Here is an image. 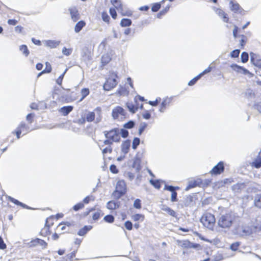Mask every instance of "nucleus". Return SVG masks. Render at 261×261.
I'll return each instance as SVG.
<instances>
[{"label": "nucleus", "instance_id": "1", "mask_svg": "<svg viewBox=\"0 0 261 261\" xmlns=\"http://www.w3.org/2000/svg\"><path fill=\"white\" fill-rule=\"evenodd\" d=\"M236 216L232 213L220 214L218 218V225L223 229H229L236 220Z\"/></svg>", "mask_w": 261, "mask_h": 261}, {"label": "nucleus", "instance_id": "2", "mask_svg": "<svg viewBox=\"0 0 261 261\" xmlns=\"http://www.w3.org/2000/svg\"><path fill=\"white\" fill-rule=\"evenodd\" d=\"M200 222L204 227L210 229H213L216 222V219L214 215L207 213L202 216Z\"/></svg>", "mask_w": 261, "mask_h": 261}, {"label": "nucleus", "instance_id": "3", "mask_svg": "<svg viewBox=\"0 0 261 261\" xmlns=\"http://www.w3.org/2000/svg\"><path fill=\"white\" fill-rule=\"evenodd\" d=\"M117 77L118 76L116 73L112 72L103 86V89L105 91H110L115 87L118 83L116 80Z\"/></svg>", "mask_w": 261, "mask_h": 261}, {"label": "nucleus", "instance_id": "4", "mask_svg": "<svg viewBox=\"0 0 261 261\" xmlns=\"http://www.w3.org/2000/svg\"><path fill=\"white\" fill-rule=\"evenodd\" d=\"M104 135L107 139L111 140L115 142H119L121 138L118 128H114L110 130H106L103 132Z\"/></svg>", "mask_w": 261, "mask_h": 261}, {"label": "nucleus", "instance_id": "5", "mask_svg": "<svg viewBox=\"0 0 261 261\" xmlns=\"http://www.w3.org/2000/svg\"><path fill=\"white\" fill-rule=\"evenodd\" d=\"M233 233L239 236H247L252 233V230L249 226H242L241 227H238L234 228Z\"/></svg>", "mask_w": 261, "mask_h": 261}, {"label": "nucleus", "instance_id": "6", "mask_svg": "<svg viewBox=\"0 0 261 261\" xmlns=\"http://www.w3.org/2000/svg\"><path fill=\"white\" fill-rule=\"evenodd\" d=\"M230 67L238 73L247 75L248 78H251L254 76V74L250 72L248 70L236 64H232Z\"/></svg>", "mask_w": 261, "mask_h": 261}, {"label": "nucleus", "instance_id": "7", "mask_svg": "<svg viewBox=\"0 0 261 261\" xmlns=\"http://www.w3.org/2000/svg\"><path fill=\"white\" fill-rule=\"evenodd\" d=\"M126 113L125 110L121 107L117 106L112 110V115L114 119H118L119 116L121 118L125 117Z\"/></svg>", "mask_w": 261, "mask_h": 261}, {"label": "nucleus", "instance_id": "8", "mask_svg": "<svg viewBox=\"0 0 261 261\" xmlns=\"http://www.w3.org/2000/svg\"><path fill=\"white\" fill-rule=\"evenodd\" d=\"M224 170V163L223 162L220 161L212 168L210 173L212 175H218L223 172Z\"/></svg>", "mask_w": 261, "mask_h": 261}, {"label": "nucleus", "instance_id": "9", "mask_svg": "<svg viewBox=\"0 0 261 261\" xmlns=\"http://www.w3.org/2000/svg\"><path fill=\"white\" fill-rule=\"evenodd\" d=\"M250 61L256 67L261 68V57L259 55L251 52Z\"/></svg>", "mask_w": 261, "mask_h": 261}, {"label": "nucleus", "instance_id": "10", "mask_svg": "<svg viewBox=\"0 0 261 261\" xmlns=\"http://www.w3.org/2000/svg\"><path fill=\"white\" fill-rule=\"evenodd\" d=\"M71 19L74 21H77L80 18L79 12L75 6L71 7L68 9Z\"/></svg>", "mask_w": 261, "mask_h": 261}, {"label": "nucleus", "instance_id": "11", "mask_svg": "<svg viewBox=\"0 0 261 261\" xmlns=\"http://www.w3.org/2000/svg\"><path fill=\"white\" fill-rule=\"evenodd\" d=\"M54 218L53 216H51L49 218H48L46 220L45 227L44 228L41 229V230L40 232V234L41 236H42L43 237H45L47 236L48 234H50V231H49V228L50 227L53 225L54 223L51 222L50 224H48V221Z\"/></svg>", "mask_w": 261, "mask_h": 261}, {"label": "nucleus", "instance_id": "12", "mask_svg": "<svg viewBox=\"0 0 261 261\" xmlns=\"http://www.w3.org/2000/svg\"><path fill=\"white\" fill-rule=\"evenodd\" d=\"M230 10L235 13L242 14L244 10L238 3H234L232 1L229 2Z\"/></svg>", "mask_w": 261, "mask_h": 261}, {"label": "nucleus", "instance_id": "13", "mask_svg": "<svg viewBox=\"0 0 261 261\" xmlns=\"http://www.w3.org/2000/svg\"><path fill=\"white\" fill-rule=\"evenodd\" d=\"M29 245L30 247L35 246L37 245L42 246L43 248H46L47 244L43 240H41L39 238H36L34 240H32L29 243Z\"/></svg>", "mask_w": 261, "mask_h": 261}, {"label": "nucleus", "instance_id": "14", "mask_svg": "<svg viewBox=\"0 0 261 261\" xmlns=\"http://www.w3.org/2000/svg\"><path fill=\"white\" fill-rule=\"evenodd\" d=\"M202 184V180L200 178H198L193 181H190L188 182V186L186 187L185 190L188 191L190 189L195 188L197 186L201 187Z\"/></svg>", "mask_w": 261, "mask_h": 261}, {"label": "nucleus", "instance_id": "15", "mask_svg": "<svg viewBox=\"0 0 261 261\" xmlns=\"http://www.w3.org/2000/svg\"><path fill=\"white\" fill-rule=\"evenodd\" d=\"M214 10L216 12V13L219 15L220 17H221L223 21L225 22H228L229 20V18L227 16V14H226L222 9L216 8L215 7L213 8Z\"/></svg>", "mask_w": 261, "mask_h": 261}, {"label": "nucleus", "instance_id": "16", "mask_svg": "<svg viewBox=\"0 0 261 261\" xmlns=\"http://www.w3.org/2000/svg\"><path fill=\"white\" fill-rule=\"evenodd\" d=\"M130 147V140H126L125 141H123L121 144V150L122 152L126 154H127L129 150Z\"/></svg>", "mask_w": 261, "mask_h": 261}, {"label": "nucleus", "instance_id": "17", "mask_svg": "<svg viewBox=\"0 0 261 261\" xmlns=\"http://www.w3.org/2000/svg\"><path fill=\"white\" fill-rule=\"evenodd\" d=\"M117 191L125 194L126 192V185L123 180H119L116 184V189Z\"/></svg>", "mask_w": 261, "mask_h": 261}, {"label": "nucleus", "instance_id": "18", "mask_svg": "<svg viewBox=\"0 0 261 261\" xmlns=\"http://www.w3.org/2000/svg\"><path fill=\"white\" fill-rule=\"evenodd\" d=\"M141 162V160L138 156H136L133 159V163L132 166L135 169L137 172H139L141 169L140 165Z\"/></svg>", "mask_w": 261, "mask_h": 261}, {"label": "nucleus", "instance_id": "19", "mask_svg": "<svg viewBox=\"0 0 261 261\" xmlns=\"http://www.w3.org/2000/svg\"><path fill=\"white\" fill-rule=\"evenodd\" d=\"M120 206V202L114 200L109 201L107 203V208L109 210H114L118 208Z\"/></svg>", "mask_w": 261, "mask_h": 261}, {"label": "nucleus", "instance_id": "20", "mask_svg": "<svg viewBox=\"0 0 261 261\" xmlns=\"http://www.w3.org/2000/svg\"><path fill=\"white\" fill-rule=\"evenodd\" d=\"M60 43V41L48 40L44 41L45 46L50 48H54L57 47Z\"/></svg>", "mask_w": 261, "mask_h": 261}, {"label": "nucleus", "instance_id": "21", "mask_svg": "<svg viewBox=\"0 0 261 261\" xmlns=\"http://www.w3.org/2000/svg\"><path fill=\"white\" fill-rule=\"evenodd\" d=\"M73 109V107L71 106H64L60 109V112L63 116H67L72 111Z\"/></svg>", "mask_w": 261, "mask_h": 261}, {"label": "nucleus", "instance_id": "22", "mask_svg": "<svg viewBox=\"0 0 261 261\" xmlns=\"http://www.w3.org/2000/svg\"><path fill=\"white\" fill-rule=\"evenodd\" d=\"M17 128L20 129L21 132H25L23 135L27 134L30 131V127L28 126L23 121L20 123V124L17 126Z\"/></svg>", "mask_w": 261, "mask_h": 261}, {"label": "nucleus", "instance_id": "23", "mask_svg": "<svg viewBox=\"0 0 261 261\" xmlns=\"http://www.w3.org/2000/svg\"><path fill=\"white\" fill-rule=\"evenodd\" d=\"M86 25V22L84 20L78 21L74 27V32L76 33H79L83 28Z\"/></svg>", "mask_w": 261, "mask_h": 261}, {"label": "nucleus", "instance_id": "24", "mask_svg": "<svg viewBox=\"0 0 261 261\" xmlns=\"http://www.w3.org/2000/svg\"><path fill=\"white\" fill-rule=\"evenodd\" d=\"M92 228V226L91 225H85L79 230L77 234L80 236H84Z\"/></svg>", "mask_w": 261, "mask_h": 261}, {"label": "nucleus", "instance_id": "25", "mask_svg": "<svg viewBox=\"0 0 261 261\" xmlns=\"http://www.w3.org/2000/svg\"><path fill=\"white\" fill-rule=\"evenodd\" d=\"M172 98L166 97L163 100L161 104V107L159 111L163 113L165 111L167 105L170 103L171 101Z\"/></svg>", "mask_w": 261, "mask_h": 261}, {"label": "nucleus", "instance_id": "26", "mask_svg": "<svg viewBox=\"0 0 261 261\" xmlns=\"http://www.w3.org/2000/svg\"><path fill=\"white\" fill-rule=\"evenodd\" d=\"M162 210H163L164 212H167L169 215L173 217H176V212L171 209L170 207L166 206V205H163L162 207Z\"/></svg>", "mask_w": 261, "mask_h": 261}, {"label": "nucleus", "instance_id": "27", "mask_svg": "<svg viewBox=\"0 0 261 261\" xmlns=\"http://www.w3.org/2000/svg\"><path fill=\"white\" fill-rule=\"evenodd\" d=\"M252 166L256 168H259L261 167V153H259L258 155L252 163Z\"/></svg>", "mask_w": 261, "mask_h": 261}, {"label": "nucleus", "instance_id": "28", "mask_svg": "<svg viewBox=\"0 0 261 261\" xmlns=\"http://www.w3.org/2000/svg\"><path fill=\"white\" fill-rule=\"evenodd\" d=\"M254 204L255 206L261 208V194H257L254 198Z\"/></svg>", "mask_w": 261, "mask_h": 261}, {"label": "nucleus", "instance_id": "29", "mask_svg": "<svg viewBox=\"0 0 261 261\" xmlns=\"http://www.w3.org/2000/svg\"><path fill=\"white\" fill-rule=\"evenodd\" d=\"M244 183H237L232 186V190L234 192H239L240 190L245 188Z\"/></svg>", "mask_w": 261, "mask_h": 261}, {"label": "nucleus", "instance_id": "30", "mask_svg": "<svg viewBox=\"0 0 261 261\" xmlns=\"http://www.w3.org/2000/svg\"><path fill=\"white\" fill-rule=\"evenodd\" d=\"M132 23V21L129 18H122L120 21V25L122 27H129Z\"/></svg>", "mask_w": 261, "mask_h": 261}, {"label": "nucleus", "instance_id": "31", "mask_svg": "<svg viewBox=\"0 0 261 261\" xmlns=\"http://www.w3.org/2000/svg\"><path fill=\"white\" fill-rule=\"evenodd\" d=\"M111 58L108 54L103 55L101 59V64L103 66L107 65L110 61Z\"/></svg>", "mask_w": 261, "mask_h": 261}, {"label": "nucleus", "instance_id": "32", "mask_svg": "<svg viewBox=\"0 0 261 261\" xmlns=\"http://www.w3.org/2000/svg\"><path fill=\"white\" fill-rule=\"evenodd\" d=\"M95 117V114L94 112H88L86 116V121L91 122L94 121Z\"/></svg>", "mask_w": 261, "mask_h": 261}, {"label": "nucleus", "instance_id": "33", "mask_svg": "<svg viewBox=\"0 0 261 261\" xmlns=\"http://www.w3.org/2000/svg\"><path fill=\"white\" fill-rule=\"evenodd\" d=\"M111 3L118 11L122 9V4L120 0H111Z\"/></svg>", "mask_w": 261, "mask_h": 261}, {"label": "nucleus", "instance_id": "34", "mask_svg": "<svg viewBox=\"0 0 261 261\" xmlns=\"http://www.w3.org/2000/svg\"><path fill=\"white\" fill-rule=\"evenodd\" d=\"M160 179H150V183L156 189H160L161 187Z\"/></svg>", "mask_w": 261, "mask_h": 261}, {"label": "nucleus", "instance_id": "35", "mask_svg": "<svg viewBox=\"0 0 261 261\" xmlns=\"http://www.w3.org/2000/svg\"><path fill=\"white\" fill-rule=\"evenodd\" d=\"M165 0H162L160 3H156L153 4L151 7V11L156 12L159 10L161 7V3H164Z\"/></svg>", "mask_w": 261, "mask_h": 261}, {"label": "nucleus", "instance_id": "36", "mask_svg": "<svg viewBox=\"0 0 261 261\" xmlns=\"http://www.w3.org/2000/svg\"><path fill=\"white\" fill-rule=\"evenodd\" d=\"M245 95L248 98H253L255 97V94L253 90L247 89L245 92Z\"/></svg>", "mask_w": 261, "mask_h": 261}, {"label": "nucleus", "instance_id": "37", "mask_svg": "<svg viewBox=\"0 0 261 261\" xmlns=\"http://www.w3.org/2000/svg\"><path fill=\"white\" fill-rule=\"evenodd\" d=\"M170 7V5H168L163 10L159 12L157 14V18H161L163 16L165 15L169 11Z\"/></svg>", "mask_w": 261, "mask_h": 261}, {"label": "nucleus", "instance_id": "38", "mask_svg": "<svg viewBox=\"0 0 261 261\" xmlns=\"http://www.w3.org/2000/svg\"><path fill=\"white\" fill-rule=\"evenodd\" d=\"M19 50L21 51L23 54L25 56L28 57L30 54V51L26 45L23 44L20 46Z\"/></svg>", "mask_w": 261, "mask_h": 261}, {"label": "nucleus", "instance_id": "39", "mask_svg": "<svg viewBox=\"0 0 261 261\" xmlns=\"http://www.w3.org/2000/svg\"><path fill=\"white\" fill-rule=\"evenodd\" d=\"M140 143V139L139 138L135 137L133 140L132 148L134 150L136 149Z\"/></svg>", "mask_w": 261, "mask_h": 261}, {"label": "nucleus", "instance_id": "40", "mask_svg": "<svg viewBox=\"0 0 261 261\" xmlns=\"http://www.w3.org/2000/svg\"><path fill=\"white\" fill-rule=\"evenodd\" d=\"M52 68L51 66L48 62H46L45 63V68L42 71H41V73H49L51 71Z\"/></svg>", "mask_w": 261, "mask_h": 261}, {"label": "nucleus", "instance_id": "41", "mask_svg": "<svg viewBox=\"0 0 261 261\" xmlns=\"http://www.w3.org/2000/svg\"><path fill=\"white\" fill-rule=\"evenodd\" d=\"M147 126V124L146 122H141L140 124L139 130H138V135L141 136L143 132L145 129L146 127Z\"/></svg>", "mask_w": 261, "mask_h": 261}, {"label": "nucleus", "instance_id": "42", "mask_svg": "<svg viewBox=\"0 0 261 261\" xmlns=\"http://www.w3.org/2000/svg\"><path fill=\"white\" fill-rule=\"evenodd\" d=\"M178 189H179V188L178 187H174V186H173L171 185H165L164 188V190L169 191L171 192V193L176 191V190H178Z\"/></svg>", "mask_w": 261, "mask_h": 261}, {"label": "nucleus", "instance_id": "43", "mask_svg": "<svg viewBox=\"0 0 261 261\" xmlns=\"http://www.w3.org/2000/svg\"><path fill=\"white\" fill-rule=\"evenodd\" d=\"M249 59L248 54L246 51H243L241 55V62L243 63H246Z\"/></svg>", "mask_w": 261, "mask_h": 261}, {"label": "nucleus", "instance_id": "44", "mask_svg": "<svg viewBox=\"0 0 261 261\" xmlns=\"http://www.w3.org/2000/svg\"><path fill=\"white\" fill-rule=\"evenodd\" d=\"M135 125V122L133 120H129L123 125V127L125 129H131Z\"/></svg>", "mask_w": 261, "mask_h": 261}, {"label": "nucleus", "instance_id": "45", "mask_svg": "<svg viewBox=\"0 0 261 261\" xmlns=\"http://www.w3.org/2000/svg\"><path fill=\"white\" fill-rule=\"evenodd\" d=\"M124 194H123L119 191L115 190L112 193V196L116 199H119Z\"/></svg>", "mask_w": 261, "mask_h": 261}, {"label": "nucleus", "instance_id": "46", "mask_svg": "<svg viewBox=\"0 0 261 261\" xmlns=\"http://www.w3.org/2000/svg\"><path fill=\"white\" fill-rule=\"evenodd\" d=\"M103 220L106 222L112 223L114 221L115 218L112 215H107L104 217Z\"/></svg>", "mask_w": 261, "mask_h": 261}, {"label": "nucleus", "instance_id": "47", "mask_svg": "<svg viewBox=\"0 0 261 261\" xmlns=\"http://www.w3.org/2000/svg\"><path fill=\"white\" fill-rule=\"evenodd\" d=\"M126 106L129 111L132 113H135L137 110V108L132 103H126Z\"/></svg>", "mask_w": 261, "mask_h": 261}, {"label": "nucleus", "instance_id": "48", "mask_svg": "<svg viewBox=\"0 0 261 261\" xmlns=\"http://www.w3.org/2000/svg\"><path fill=\"white\" fill-rule=\"evenodd\" d=\"M119 133L120 136L121 135V136L123 138H126L129 135L128 130L125 128L119 129Z\"/></svg>", "mask_w": 261, "mask_h": 261}, {"label": "nucleus", "instance_id": "49", "mask_svg": "<svg viewBox=\"0 0 261 261\" xmlns=\"http://www.w3.org/2000/svg\"><path fill=\"white\" fill-rule=\"evenodd\" d=\"M201 77L199 74L197 75L193 79L191 80L189 82L188 85L190 86L194 85Z\"/></svg>", "mask_w": 261, "mask_h": 261}, {"label": "nucleus", "instance_id": "50", "mask_svg": "<svg viewBox=\"0 0 261 261\" xmlns=\"http://www.w3.org/2000/svg\"><path fill=\"white\" fill-rule=\"evenodd\" d=\"M67 71V69L66 68L64 72L59 76V77L58 78V79L56 80V83L59 85H61L62 81L63 79V77L64 76L65 74L66 73V71Z\"/></svg>", "mask_w": 261, "mask_h": 261}, {"label": "nucleus", "instance_id": "51", "mask_svg": "<svg viewBox=\"0 0 261 261\" xmlns=\"http://www.w3.org/2000/svg\"><path fill=\"white\" fill-rule=\"evenodd\" d=\"M240 37H241V40H240V46L241 48H243L244 45H245L246 41H247V37L244 35H240Z\"/></svg>", "mask_w": 261, "mask_h": 261}, {"label": "nucleus", "instance_id": "52", "mask_svg": "<svg viewBox=\"0 0 261 261\" xmlns=\"http://www.w3.org/2000/svg\"><path fill=\"white\" fill-rule=\"evenodd\" d=\"M102 19L103 21L109 23L110 19L109 16L106 12H102L101 14Z\"/></svg>", "mask_w": 261, "mask_h": 261}, {"label": "nucleus", "instance_id": "53", "mask_svg": "<svg viewBox=\"0 0 261 261\" xmlns=\"http://www.w3.org/2000/svg\"><path fill=\"white\" fill-rule=\"evenodd\" d=\"M240 53V49H234L230 53V56L231 58H238Z\"/></svg>", "mask_w": 261, "mask_h": 261}, {"label": "nucleus", "instance_id": "54", "mask_svg": "<svg viewBox=\"0 0 261 261\" xmlns=\"http://www.w3.org/2000/svg\"><path fill=\"white\" fill-rule=\"evenodd\" d=\"M81 94L83 96V98H85L86 96H87L90 93L89 89L88 88H83L81 90Z\"/></svg>", "mask_w": 261, "mask_h": 261}, {"label": "nucleus", "instance_id": "55", "mask_svg": "<svg viewBox=\"0 0 261 261\" xmlns=\"http://www.w3.org/2000/svg\"><path fill=\"white\" fill-rule=\"evenodd\" d=\"M240 243L239 242H234L231 244L230 248L232 251H237L238 247L240 246Z\"/></svg>", "mask_w": 261, "mask_h": 261}, {"label": "nucleus", "instance_id": "56", "mask_svg": "<svg viewBox=\"0 0 261 261\" xmlns=\"http://www.w3.org/2000/svg\"><path fill=\"white\" fill-rule=\"evenodd\" d=\"M72 49L71 48H66L65 47H64L62 49V53L65 55V56H69L70 55H71V53H72Z\"/></svg>", "mask_w": 261, "mask_h": 261}, {"label": "nucleus", "instance_id": "57", "mask_svg": "<svg viewBox=\"0 0 261 261\" xmlns=\"http://www.w3.org/2000/svg\"><path fill=\"white\" fill-rule=\"evenodd\" d=\"M133 205L136 208L140 209L141 208V200L139 199H136L134 201Z\"/></svg>", "mask_w": 261, "mask_h": 261}, {"label": "nucleus", "instance_id": "58", "mask_svg": "<svg viewBox=\"0 0 261 261\" xmlns=\"http://www.w3.org/2000/svg\"><path fill=\"white\" fill-rule=\"evenodd\" d=\"M177 193L176 191L171 193V201L173 202L177 201Z\"/></svg>", "mask_w": 261, "mask_h": 261}, {"label": "nucleus", "instance_id": "59", "mask_svg": "<svg viewBox=\"0 0 261 261\" xmlns=\"http://www.w3.org/2000/svg\"><path fill=\"white\" fill-rule=\"evenodd\" d=\"M75 251H74L67 255L65 258V261H71L72 259V258L75 256Z\"/></svg>", "mask_w": 261, "mask_h": 261}, {"label": "nucleus", "instance_id": "60", "mask_svg": "<svg viewBox=\"0 0 261 261\" xmlns=\"http://www.w3.org/2000/svg\"><path fill=\"white\" fill-rule=\"evenodd\" d=\"M84 205L83 203L79 202L73 206V209L75 211H77L80 209L82 208L83 207H84Z\"/></svg>", "mask_w": 261, "mask_h": 261}, {"label": "nucleus", "instance_id": "61", "mask_svg": "<svg viewBox=\"0 0 261 261\" xmlns=\"http://www.w3.org/2000/svg\"><path fill=\"white\" fill-rule=\"evenodd\" d=\"M193 200V197L189 195L188 196H187L186 197V198L185 199V205L186 206H188L190 205V203Z\"/></svg>", "mask_w": 261, "mask_h": 261}, {"label": "nucleus", "instance_id": "62", "mask_svg": "<svg viewBox=\"0 0 261 261\" xmlns=\"http://www.w3.org/2000/svg\"><path fill=\"white\" fill-rule=\"evenodd\" d=\"M109 11H110V13L113 19H115L117 16L115 9L114 8H110Z\"/></svg>", "mask_w": 261, "mask_h": 261}, {"label": "nucleus", "instance_id": "63", "mask_svg": "<svg viewBox=\"0 0 261 261\" xmlns=\"http://www.w3.org/2000/svg\"><path fill=\"white\" fill-rule=\"evenodd\" d=\"M110 170L112 173H114V174L118 173V171H119L118 169L117 168L116 166L114 164L111 165L110 166Z\"/></svg>", "mask_w": 261, "mask_h": 261}, {"label": "nucleus", "instance_id": "64", "mask_svg": "<svg viewBox=\"0 0 261 261\" xmlns=\"http://www.w3.org/2000/svg\"><path fill=\"white\" fill-rule=\"evenodd\" d=\"M124 226L128 230H130L133 228V224L130 221H126L124 223Z\"/></svg>", "mask_w": 261, "mask_h": 261}]
</instances>
